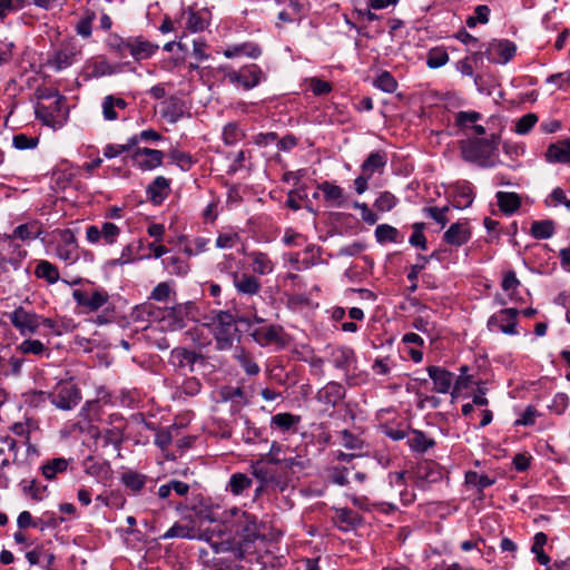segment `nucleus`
<instances>
[{
	"label": "nucleus",
	"instance_id": "7",
	"mask_svg": "<svg viewBox=\"0 0 570 570\" xmlns=\"http://www.w3.org/2000/svg\"><path fill=\"white\" fill-rule=\"evenodd\" d=\"M72 298L86 312H97L109 301V294L102 287L94 289H75Z\"/></svg>",
	"mask_w": 570,
	"mask_h": 570
},
{
	"label": "nucleus",
	"instance_id": "17",
	"mask_svg": "<svg viewBox=\"0 0 570 570\" xmlns=\"http://www.w3.org/2000/svg\"><path fill=\"white\" fill-rule=\"evenodd\" d=\"M233 285L238 294L246 296L257 295L262 289V283L252 274L243 273L234 275Z\"/></svg>",
	"mask_w": 570,
	"mask_h": 570
},
{
	"label": "nucleus",
	"instance_id": "48",
	"mask_svg": "<svg viewBox=\"0 0 570 570\" xmlns=\"http://www.w3.org/2000/svg\"><path fill=\"white\" fill-rule=\"evenodd\" d=\"M554 234L552 220H537L531 225V235L537 239H548Z\"/></svg>",
	"mask_w": 570,
	"mask_h": 570
},
{
	"label": "nucleus",
	"instance_id": "26",
	"mask_svg": "<svg viewBox=\"0 0 570 570\" xmlns=\"http://www.w3.org/2000/svg\"><path fill=\"white\" fill-rule=\"evenodd\" d=\"M331 362L334 367L348 373L356 362L355 353L350 347H338L332 352Z\"/></svg>",
	"mask_w": 570,
	"mask_h": 570
},
{
	"label": "nucleus",
	"instance_id": "29",
	"mask_svg": "<svg viewBox=\"0 0 570 570\" xmlns=\"http://www.w3.org/2000/svg\"><path fill=\"white\" fill-rule=\"evenodd\" d=\"M17 238L11 237V235H4L3 240L4 245L0 249V254L4 257H9L11 261H16L18 264L22 265V262L27 257L28 252L22 248V246L16 242Z\"/></svg>",
	"mask_w": 570,
	"mask_h": 570
},
{
	"label": "nucleus",
	"instance_id": "61",
	"mask_svg": "<svg viewBox=\"0 0 570 570\" xmlns=\"http://www.w3.org/2000/svg\"><path fill=\"white\" fill-rule=\"evenodd\" d=\"M239 240V236L235 232L220 233L216 238V247L219 249L233 248Z\"/></svg>",
	"mask_w": 570,
	"mask_h": 570
},
{
	"label": "nucleus",
	"instance_id": "28",
	"mask_svg": "<svg viewBox=\"0 0 570 570\" xmlns=\"http://www.w3.org/2000/svg\"><path fill=\"white\" fill-rule=\"evenodd\" d=\"M495 198L500 210L505 215H512L521 207V197L517 193L498 191Z\"/></svg>",
	"mask_w": 570,
	"mask_h": 570
},
{
	"label": "nucleus",
	"instance_id": "38",
	"mask_svg": "<svg viewBox=\"0 0 570 570\" xmlns=\"http://www.w3.org/2000/svg\"><path fill=\"white\" fill-rule=\"evenodd\" d=\"M37 278L45 279L48 284H56L59 281L58 267L49 261H39L35 268Z\"/></svg>",
	"mask_w": 570,
	"mask_h": 570
},
{
	"label": "nucleus",
	"instance_id": "27",
	"mask_svg": "<svg viewBox=\"0 0 570 570\" xmlns=\"http://www.w3.org/2000/svg\"><path fill=\"white\" fill-rule=\"evenodd\" d=\"M546 157L550 163H570V139L551 144L548 147Z\"/></svg>",
	"mask_w": 570,
	"mask_h": 570
},
{
	"label": "nucleus",
	"instance_id": "1",
	"mask_svg": "<svg viewBox=\"0 0 570 570\" xmlns=\"http://www.w3.org/2000/svg\"><path fill=\"white\" fill-rule=\"evenodd\" d=\"M216 520L234 529L245 542H255L265 538L261 532L262 524L257 517L238 508L226 509L220 514L214 513L212 521Z\"/></svg>",
	"mask_w": 570,
	"mask_h": 570
},
{
	"label": "nucleus",
	"instance_id": "18",
	"mask_svg": "<svg viewBox=\"0 0 570 570\" xmlns=\"http://www.w3.org/2000/svg\"><path fill=\"white\" fill-rule=\"evenodd\" d=\"M334 522L338 530L348 532L363 522V518L357 512L347 508H335Z\"/></svg>",
	"mask_w": 570,
	"mask_h": 570
},
{
	"label": "nucleus",
	"instance_id": "16",
	"mask_svg": "<svg viewBox=\"0 0 570 570\" xmlns=\"http://www.w3.org/2000/svg\"><path fill=\"white\" fill-rule=\"evenodd\" d=\"M428 373L433 381L435 392L442 394L450 392L453 386V374L451 372L441 366L431 365L428 367Z\"/></svg>",
	"mask_w": 570,
	"mask_h": 570
},
{
	"label": "nucleus",
	"instance_id": "12",
	"mask_svg": "<svg viewBox=\"0 0 570 570\" xmlns=\"http://www.w3.org/2000/svg\"><path fill=\"white\" fill-rule=\"evenodd\" d=\"M517 46L508 39L493 40L488 45L484 55L495 63L504 65L515 55Z\"/></svg>",
	"mask_w": 570,
	"mask_h": 570
},
{
	"label": "nucleus",
	"instance_id": "24",
	"mask_svg": "<svg viewBox=\"0 0 570 570\" xmlns=\"http://www.w3.org/2000/svg\"><path fill=\"white\" fill-rule=\"evenodd\" d=\"M43 232L42 224L33 219L17 226L10 235L11 237L26 242L39 238Z\"/></svg>",
	"mask_w": 570,
	"mask_h": 570
},
{
	"label": "nucleus",
	"instance_id": "10",
	"mask_svg": "<svg viewBox=\"0 0 570 570\" xmlns=\"http://www.w3.org/2000/svg\"><path fill=\"white\" fill-rule=\"evenodd\" d=\"M60 243L55 248L56 256L66 262L73 264L78 261V240L73 230L67 228L59 230Z\"/></svg>",
	"mask_w": 570,
	"mask_h": 570
},
{
	"label": "nucleus",
	"instance_id": "53",
	"mask_svg": "<svg viewBox=\"0 0 570 570\" xmlns=\"http://www.w3.org/2000/svg\"><path fill=\"white\" fill-rule=\"evenodd\" d=\"M373 85L384 92L392 94L397 88L395 78L389 71H382L373 81Z\"/></svg>",
	"mask_w": 570,
	"mask_h": 570
},
{
	"label": "nucleus",
	"instance_id": "33",
	"mask_svg": "<svg viewBox=\"0 0 570 570\" xmlns=\"http://www.w3.org/2000/svg\"><path fill=\"white\" fill-rule=\"evenodd\" d=\"M127 106V101L121 97H115L114 95L106 96L102 101L104 118L108 121L118 119L116 109L124 110Z\"/></svg>",
	"mask_w": 570,
	"mask_h": 570
},
{
	"label": "nucleus",
	"instance_id": "64",
	"mask_svg": "<svg viewBox=\"0 0 570 570\" xmlns=\"http://www.w3.org/2000/svg\"><path fill=\"white\" fill-rule=\"evenodd\" d=\"M501 286L511 298L514 297V292L520 286V281L517 278V275L513 271H509L504 274Z\"/></svg>",
	"mask_w": 570,
	"mask_h": 570
},
{
	"label": "nucleus",
	"instance_id": "30",
	"mask_svg": "<svg viewBox=\"0 0 570 570\" xmlns=\"http://www.w3.org/2000/svg\"><path fill=\"white\" fill-rule=\"evenodd\" d=\"M471 237V233L461 223L452 224L449 229L444 233L443 239L445 243L453 246H462Z\"/></svg>",
	"mask_w": 570,
	"mask_h": 570
},
{
	"label": "nucleus",
	"instance_id": "40",
	"mask_svg": "<svg viewBox=\"0 0 570 570\" xmlns=\"http://www.w3.org/2000/svg\"><path fill=\"white\" fill-rule=\"evenodd\" d=\"M548 542V537L544 532H537L533 537L531 552L535 556L537 561L542 566L550 563V557L544 552L543 547Z\"/></svg>",
	"mask_w": 570,
	"mask_h": 570
},
{
	"label": "nucleus",
	"instance_id": "62",
	"mask_svg": "<svg viewBox=\"0 0 570 570\" xmlns=\"http://www.w3.org/2000/svg\"><path fill=\"white\" fill-rule=\"evenodd\" d=\"M38 141L37 137H29L24 134L14 135L12 138L13 147L19 150L32 149L37 147Z\"/></svg>",
	"mask_w": 570,
	"mask_h": 570
},
{
	"label": "nucleus",
	"instance_id": "56",
	"mask_svg": "<svg viewBox=\"0 0 570 570\" xmlns=\"http://www.w3.org/2000/svg\"><path fill=\"white\" fill-rule=\"evenodd\" d=\"M490 17V8L485 4H479L474 9V16L468 17L465 23L469 28H474L478 23H488Z\"/></svg>",
	"mask_w": 570,
	"mask_h": 570
},
{
	"label": "nucleus",
	"instance_id": "6",
	"mask_svg": "<svg viewBox=\"0 0 570 570\" xmlns=\"http://www.w3.org/2000/svg\"><path fill=\"white\" fill-rule=\"evenodd\" d=\"M40 315L33 311H29L23 306H18L8 314V318L12 326L19 332L21 336H32L39 330Z\"/></svg>",
	"mask_w": 570,
	"mask_h": 570
},
{
	"label": "nucleus",
	"instance_id": "15",
	"mask_svg": "<svg viewBox=\"0 0 570 570\" xmlns=\"http://www.w3.org/2000/svg\"><path fill=\"white\" fill-rule=\"evenodd\" d=\"M21 266L16 261L0 254V289L2 292L12 289L16 281L14 275L21 271Z\"/></svg>",
	"mask_w": 570,
	"mask_h": 570
},
{
	"label": "nucleus",
	"instance_id": "11",
	"mask_svg": "<svg viewBox=\"0 0 570 570\" xmlns=\"http://www.w3.org/2000/svg\"><path fill=\"white\" fill-rule=\"evenodd\" d=\"M120 235V228L110 222H104L101 227L89 225L86 228V239L90 244H98L100 240L105 245H114Z\"/></svg>",
	"mask_w": 570,
	"mask_h": 570
},
{
	"label": "nucleus",
	"instance_id": "51",
	"mask_svg": "<svg viewBox=\"0 0 570 570\" xmlns=\"http://www.w3.org/2000/svg\"><path fill=\"white\" fill-rule=\"evenodd\" d=\"M17 351L21 354L42 355L47 347L39 340L27 338L17 346Z\"/></svg>",
	"mask_w": 570,
	"mask_h": 570
},
{
	"label": "nucleus",
	"instance_id": "46",
	"mask_svg": "<svg viewBox=\"0 0 570 570\" xmlns=\"http://www.w3.org/2000/svg\"><path fill=\"white\" fill-rule=\"evenodd\" d=\"M356 465L351 466H332L327 470L328 480L337 485L345 487L348 484L347 474L351 470H355Z\"/></svg>",
	"mask_w": 570,
	"mask_h": 570
},
{
	"label": "nucleus",
	"instance_id": "44",
	"mask_svg": "<svg viewBox=\"0 0 570 570\" xmlns=\"http://www.w3.org/2000/svg\"><path fill=\"white\" fill-rule=\"evenodd\" d=\"M235 358L238 361L239 365L243 367L247 375L254 376L259 373L258 364L243 347H236Z\"/></svg>",
	"mask_w": 570,
	"mask_h": 570
},
{
	"label": "nucleus",
	"instance_id": "47",
	"mask_svg": "<svg viewBox=\"0 0 570 570\" xmlns=\"http://www.w3.org/2000/svg\"><path fill=\"white\" fill-rule=\"evenodd\" d=\"M160 538L164 540L173 538L194 539L195 530L191 527L176 522Z\"/></svg>",
	"mask_w": 570,
	"mask_h": 570
},
{
	"label": "nucleus",
	"instance_id": "25",
	"mask_svg": "<svg viewBox=\"0 0 570 570\" xmlns=\"http://www.w3.org/2000/svg\"><path fill=\"white\" fill-rule=\"evenodd\" d=\"M223 53L228 59H233L239 56H246L248 58L256 59L262 55V49L255 42H243L227 47Z\"/></svg>",
	"mask_w": 570,
	"mask_h": 570
},
{
	"label": "nucleus",
	"instance_id": "59",
	"mask_svg": "<svg viewBox=\"0 0 570 570\" xmlns=\"http://www.w3.org/2000/svg\"><path fill=\"white\" fill-rule=\"evenodd\" d=\"M243 137L244 132L236 122H229L223 129V140L226 145H235Z\"/></svg>",
	"mask_w": 570,
	"mask_h": 570
},
{
	"label": "nucleus",
	"instance_id": "50",
	"mask_svg": "<svg viewBox=\"0 0 570 570\" xmlns=\"http://www.w3.org/2000/svg\"><path fill=\"white\" fill-rule=\"evenodd\" d=\"M449 61V53L444 48H433L429 51L426 66L431 69H438Z\"/></svg>",
	"mask_w": 570,
	"mask_h": 570
},
{
	"label": "nucleus",
	"instance_id": "55",
	"mask_svg": "<svg viewBox=\"0 0 570 570\" xmlns=\"http://www.w3.org/2000/svg\"><path fill=\"white\" fill-rule=\"evenodd\" d=\"M264 460H258L252 464L253 475L263 484L268 487V482H272L273 470L265 466Z\"/></svg>",
	"mask_w": 570,
	"mask_h": 570
},
{
	"label": "nucleus",
	"instance_id": "13",
	"mask_svg": "<svg viewBox=\"0 0 570 570\" xmlns=\"http://www.w3.org/2000/svg\"><path fill=\"white\" fill-rule=\"evenodd\" d=\"M132 159L139 169L147 171L158 168L163 165L164 153L151 148H136L132 153Z\"/></svg>",
	"mask_w": 570,
	"mask_h": 570
},
{
	"label": "nucleus",
	"instance_id": "3",
	"mask_svg": "<svg viewBox=\"0 0 570 570\" xmlns=\"http://www.w3.org/2000/svg\"><path fill=\"white\" fill-rule=\"evenodd\" d=\"M31 396V403H39L43 402L46 399H50L51 403L62 411L72 410L81 400L80 390L72 381H62L58 383L51 393L35 391Z\"/></svg>",
	"mask_w": 570,
	"mask_h": 570
},
{
	"label": "nucleus",
	"instance_id": "35",
	"mask_svg": "<svg viewBox=\"0 0 570 570\" xmlns=\"http://www.w3.org/2000/svg\"><path fill=\"white\" fill-rule=\"evenodd\" d=\"M301 423V416L288 412L277 413L271 419V428H276L282 432L295 431Z\"/></svg>",
	"mask_w": 570,
	"mask_h": 570
},
{
	"label": "nucleus",
	"instance_id": "14",
	"mask_svg": "<svg viewBox=\"0 0 570 570\" xmlns=\"http://www.w3.org/2000/svg\"><path fill=\"white\" fill-rule=\"evenodd\" d=\"M281 333L282 327L277 325H259L252 328V324L249 323V335L261 346L283 344Z\"/></svg>",
	"mask_w": 570,
	"mask_h": 570
},
{
	"label": "nucleus",
	"instance_id": "39",
	"mask_svg": "<svg viewBox=\"0 0 570 570\" xmlns=\"http://www.w3.org/2000/svg\"><path fill=\"white\" fill-rule=\"evenodd\" d=\"M121 482L132 494H138L146 485L147 476L135 471H128L122 473Z\"/></svg>",
	"mask_w": 570,
	"mask_h": 570
},
{
	"label": "nucleus",
	"instance_id": "9",
	"mask_svg": "<svg viewBox=\"0 0 570 570\" xmlns=\"http://www.w3.org/2000/svg\"><path fill=\"white\" fill-rule=\"evenodd\" d=\"M519 311L517 308H503L493 314L488 320L487 326L490 331H500L503 334L515 335L517 331V316Z\"/></svg>",
	"mask_w": 570,
	"mask_h": 570
},
{
	"label": "nucleus",
	"instance_id": "36",
	"mask_svg": "<svg viewBox=\"0 0 570 570\" xmlns=\"http://www.w3.org/2000/svg\"><path fill=\"white\" fill-rule=\"evenodd\" d=\"M252 259L253 272L258 275H268L274 271V263L266 253L252 252L249 255Z\"/></svg>",
	"mask_w": 570,
	"mask_h": 570
},
{
	"label": "nucleus",
	"instance_id": "2",
	"mask_svg": "<svg viewBox=\"0 0 570 570\" xmlns=\"http://www.w3.org/2000/svg\"><path fill=\"white\" fill-rule=\"evenodd\" d=\"M497 150L498 144L493 139L473 138L460 142L462 158L483 168L495 165Z\"/></svg>",
	"mask_w": 570,
	"mask_h": 570
},
{
	"label": "nucleus",
	"instance_id": "57",
	"mask_svg": "<svg viewBox=\"0 0 570 570\" xmlns=\"http://www.w3.org/2000/svg\"><path fill=\"white\" fill-rule=\"evenodd\" d=\"M397 205V198L390 191H383L374 202V207L379 212H390Z\"/></svg>",
	"mask_w": 570,
	"mask_h": 570
},
{
	"label": "nucleus",
	"instance_id": "60",
	"mask_svg": "<svg viewBox=\"0 0 570 570\" xmlns=\"http://www.w3.org/2000/svg\"><path fill=\"white\" fill-rule=\"evenodd\" d=\"M424 223H415L413 225V233L410 236L409 243L421 249H426L428 240L425 235L423 234Z\"/></svg>",
	"mask_w": 570,
	"mask_h": 570
},
{
	"label": "nucleus",
	"instance_id": "54",
	"mask_svg": "<svg viewBox=\"0 0 570 570\" xmlns=\"http://www.w3.org/2000/svg\"><path fill=\"white\" fill-rule=\"evenodd\" d=\"M465 482L469 485H474L475 488H478L479 491H482L485 488L492 485L494 483V479L490 478L487 474H479L478 472L469 471L465 474Z\"/></svg>",
	"mask_w": 570,
	"mask_h": 570
},
{
	"label": "nucleus",
	"instance_id": "4",
	"mask_svg": "<svg viewBox=\"0 0 570 570\" xmlns=\"http://www.w3.org/2000/svg\"><path fill=\"white\" fill-rule=\"evenodd\" d=\"M212 333L218 351H228L235 341H239L235 317L228 311H218L215 314Z\"/></svg>",
	"mask_w": 570,
	"mask_h": 570
},
{
	"label": "nucleus",
	"instance_id": "20",
	"mask_svg": "<svg viewBox=\"0 0 570 570\" xmlns=\"http://www.w3.org/2000/svg\"><path fill=\"white\" fill-rule=\"evenodd\" d=\"M148 199L154 205H160L170 194V181L164 176H157L146 189Z\"/></svg>",
	"mask_w": 570,
	"mask_h": 570
},
{
	"label": "nucleus",
	"instance_id": "32",
	"mask_svg": "<svg viewBox=\"0 0 570 570\" xmlns=\"http://www.w3.org/2000/svg\"><path fill=\"white\" fill-rule=\"evenodd\" d=\"M161 263L170 275L186 276L190 271L188 261L180 255H170L164 258Z\"/></svg>",
	"mask_w": 570,
	"mask_h": 570
},
{
	"label": "nucleus",
	"instance_id": "37",
	"mask_svg": "<svg viewBox=\"0 0 570 570\" xmlns=\"http://www.w3.org/2000/svg\"><path fill=\"white\" fill-rule=\"evenodd\" d=\"M71 461L65 458H55L48 460L46 463L41 465L42 475L47 480H53L58 474L65 473L69 466V462Z\"/></svg>",
	"mask_w": 570,
	"mask_h": 570
},
{
	"label": "nucleus",
	"instance_id": "43",
	"mask_svg": "<svg viewBox=\"0 0 570 570\" xmlns=\"http://www.w3.org/2000/svg\"><path fill=\"white\" fill-rule=\"evenodd\" d=\"M38 430V423L33 419L27 417L22 422H16L11 426V431L13 434L24 438L26 444L28 445V449H32V445L30 443V434L32 431Z\"/></svg>",
	"mask_w": 570,
	"mask_h": 570
},
{
	"label": "nucleus",
	"instance_id": "41",
	"mask_svg": "<svg viewBox=\"0 0 570 570\" xmlns=\"http://www.w3.org/2000/svg\"><path fill=\"white\" fill-rule=\"evenodd\" d=\"M173 357L177 361L178 366H190L193 370V366L199 361L203 360V355L190 351L185 347L175 348L171 352Z\"/></svg>",
	"mask_w": 570,
	"mask_h": 570
},
{
	"label": "nucleus",
	"instance_id": "23",
	"mask_svg": "<svg viewBox=\"0 0 570 570\" xmlns=\"http://www.w3.org/2000/svg\"><path fill=\"white\" fill-rule=\"evenodd\" d=\"M131 52L130 56L136 60H145L153 57L158 50L159 46L153 43L142 37H131Z\"/></svg>",
	"mask_w": 570,
	"mask_h": 570
},
{
	"label": "nucleus",
	"instance_id": "21",
	"mask_svg": "<svg viewBox=\"0 0 570 570\" xmlns=\"http://www.w3.org/2000/svg\"><path fill=\"white\" fill-rule=\"evenodd\" d=\"M186 29L196 33L204 31L210 23V12L207 9L196 11L191 7L186 10Z\"/></svg>",
	"mask_w": 570,
	"mask_h": 570
},
{
	"label": "nucleus",
	"instance_id": "42",
	"mask_svg": "<svg viewBox=\"0 0 570 570\" xmlns=\"http://www.w3.org/2000/svg\"><path fill=\"white\" fill-rule=\"evenodd\" d=\"M375 237H376V240L381 244L400 243L403 239V237L401 236L397 228H395L389 224L377 225L375 228Z\"/></svg>",
	"mask_w": 570,
	"mask_h": 570
},
{
	"label": "nucleus",
	"instance_id": "19",
	"mask_svg": "<svg viewBox=\"0 0 570 570\" xmlns=\"http://www.w3.org/2000/svg\"><path fill=\"white\" fill-rule=\"evenodd\" d=\"M346 394L345 387L337 382H328L317 392V400L326 405L336 406Z\"/></svg>",
	"mask_w": 570,
	"mask_h": 570
},
{
	"label": "nucleus",
	"instance_id": "45",
	"mask_svg": "<svg viewBox=\"0 0 570 570\" xmlns=\"http://www.w3.org/2000/svg\"><path fill=\"white\" fill-rule=\"evenodd\" d=\"M215 272L219 275L229 276L234 281V275H238L236 257L233 254L223 255L222 259L215 265Z\"/></svg>",
	"mask_w": 570,
	"mask_h": 570
},
{
	"label": "nucleus",
	"instance_id": "52",
	"mask_svg": "<svg viewBox=\"0 0 570 570\" xmlns=\"http://www.w3.org/2000/svg\"><path fill=\"white\" fill-rule=\"evenodd\" d=\"M252 485V480L244 473H234L229 479V491L239 495L244 490L248 489Z\"/></svg>",
	"mask_w": 570,
	"mask_h": 570
},
{
	"label": "nucleus",
	"instance_id": "8",
	"mask_svg": "<svg viewBox=\"0 0 570 570\" xmlns=\"http://www.w3.org/2000/svg\"><path fill=\"white\" fill-rule=\"evenodd\" d=\"M81 55V49L73 41H68L61 43V46L53 51V53L48 59V66L51 67L56 71H61L71 65H73L79 56Z\"/></svg>",
	"mask_w": 570,
	"mask_h": 570
},
{
	"label": "nucleus",
	"instance_id": "5",
	"mask_svg": "<svg viewBox=\"0 0 570 570\" xmlns=\"http://www.w3.org/2000/svg\"><path fill=\"white\" fill-rule=\"evenodd\" d=\"M225 77L230 83L238 85L245 90L257 87L266 79V75L256 63L243 66L239 70H229Z\"/></svg>",
	"mask_w": 570,
	"mask_h": 570
},
{
	"label": "nucleus",
	"instance_id": "31",
	"mask_svg": "<svg viewBox=\"0 0 570 570\" xmlns=\"http://www.w3.org/2000/svg\"><path fill=\"white\" fill-rule=\"evenodd\" d=\"M86 71L89 78H100L115 73V68L102 57H96L86 63Z\"/></svg>",
	"mask_w": 570,
	"mask_h": 570
},
{
	"label": "nucleus",
	"instance_id": "58",
	"mask_svg": "<svg viewBox=\"0 0 570 570\" xmlns=\"http://www.w3.org/2000/svg\"><path fill=\"white\" fill-rule=\"evenodd\" d=\"M168 156L170 160L184 171L189 170L194 165L193 157L188 153L173 149Z\"/></svg>",
	"mask_w": 570,
	"mask_h": 570
},
{
	"label": "nucleus",
	"instance_id": "49",
	"mask_svg": "<svg viewBox=\"0 0 570 570\" xmlns=\"http://www.w3.org/2000/svg\"><path fill=\"white\" fill-rule=\"evenodd\" d=\"M318 188L323 191L326 202H333L337 206H341L343 199L342 187L330 181H324Z\"/></svg>",
	"mask_w": 570,
	"mask_h": 570
},
{
	"label": "nucleus",
	"instance_id": "63",
	"mask_svg": "<svg viewBox=\"0 0 570 570\" xmlns=\"http://www.w3.org/2000/svg\"><path fill=\"white\" fill-rule=\"evenodd\" d=\"M538 121V117L535 114H527L522 116L515 124V132L519 135L528 134L535 122Z\"/></svg>",
	"mask_w": 570,
	"mask_h": 570
},
{
	"label": "nucleus",
	"instance_id": "22",
	"mask_svg": "<svg viewBox=\"0 0 570 570\" xmlns=\"http://www.w3.org/2000/svg\"><path fill=\"white\" fill-rule=\"evenodd\" d=\"M387 157L382 150L372 151L363 161L361 170L368 177H373L375 173L382 174L386 167Z\"/></svg>",
	"mask_w": 570,
	"mask_h": 570
},
{
	"label": "nucleus",
	"instance_id": "34",
	"mask_svg": "<svg viewBox=\"0 0 570 570\" xmlns=\"http://www.w3.org/2000/svg\"><path fill=\"white\" fill-rule=\"evenodd\" d=\"M407 444L412 451L425 453L429 449L435 445V441L422 431L412 430L407 438Z\"/></svg>",
	"mask_w": 570,
	"mask_h": 570
}]
</instances>
